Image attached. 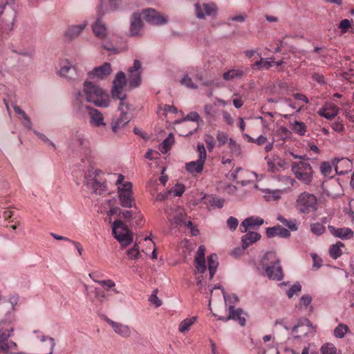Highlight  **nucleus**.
<instances>
[{"mask_svg": "<svg viewBox=\"0 0 354 354\" xmlns=\"http://www.w3.org/2000/svg\"><path fill=\"white\" fill-rule=\"evenodd\" d=\"M305 325L308 328H313V324L308 319L299 320L297 325L292 328V333L295 334V337L296 338H300L301 336H305L308 333L306 330H299L300 328H303Z\"/></svg>", "mask_w": 354, "mask_h": 354, "instance_id": "obj_29", "label": "nucleus"}, {"mask_svg": "<svg viewBox=\"0 0 354 354\" xmlns=\"http://www.w3.org/2000/svg\"><path fill=\"white\" fill-rule=\"evenodd\" d=\"M265 159L267 161V167H268V171L269 172L276 173L279 171V169L276 164L275 157L272 158L268 156H266L265 158Z\"/></svg>", "mask_w": 354, "mask_h": 354, "instance_id": "obj_46", "label": "nucleus"}, {"mask_svg": "<svg viewBox=\"0 0 354 354\" xmlns=\"http://www.w3.org/2000/svg\"><path fill=\"white\" fill-rule=\"evenodd\" d=\"M310 231L317 236H321L326 232L325 226L320 223H313L310 225Z\"/></svg>", "mask_w": 354, "mask_h": 354, "instance_id": "obj_42", "label": "nucleus"}, {"mask_svg": "<svg viewBox=\"0 0 354 354\" xmlns=\"http://www.w3.org/2000/svg\"><path fill=\"white\" fill-rule=\"evenodd\" d=\"M259 60L257 61L252 68L254 70H268L274 65V60L273 58H263L261 54H258Z\"/></svg>", "mask_w": 354, "mask_h": 354, "instance_id": "obj_28", "label": "nucleus"}, {"mask_svg": "<svg viewBox=\"0 0 354 354\" xmlns=\"http://www.w3.org/2000/svg\"><path fill=\"white\" fill-rule=\"evenodd\" d=\"M180 84L191 89H197L198 86L194 84L189 75H185L180 80Z\"/></svg>", "mask_w": 354, "mask_h": 354, "instance_id": "obj_45", "label": "nucleus"}, {"mask_svg": "<svg viewBox=\"0 0 354 354\" xmlns=\"http://www.w3.org/2000/svg\"><path fill=\"white\" fill-rule=\"evenodd\" d=\"M15 330L10 322H0V353L4 354H21L17 353L18 346L16 342L10 339Z\"/></svg>", "mask_w": 354, "mask_h": 354, "instance_id": "obj_3", "label": "nucleus"}, {"mask_svg": "<svg viewBox=\"0 0 354 354\" xmlns=\"http://www.w3.org/2000/svg\"><path fill=\"white\" fill-rule=\"evenodd\" d=\"M228 311L229 314L228 316L226 317L225 320L233 319L234 321H237L241 326H245V317L244 315L246 314L241 308L235 309L233 305H230L228 307Z\"/></svg>", "mask_w": 354, "mask_h": 354, "instance_id": "obj_21", "label": "nucleus"}, {"mask_svg": "<svg viewBox=\"0 0 354 354\" xmlns=\"http://www.w3.org/2000/svg\"><path fill=\"white\" fill-rule=\"evenodd\" d=\"M160 185L157 179H150L147 184V191L156 201H162L166 199L169 192H160Z\"/></svg>", "mask_w": 354, "mask_h": 354, "instance_id": "obj_15", "label": "nucleus"}, {"mask_svg": "<svg viewBox=\"0 0 354 354\" xmlns=\"http://www.w3.org/2000/svg\"><path fill=\"white\" fill-rule=\"evenodd\" d=\"M119 110L121 111V115L111 124L113 132L118 133V130L128 124L131 120L128 111L131 110V106L126 103L125 101L120 102Z\"/></svg>", "mask_w": 354, "mask_h": 354, "instance_id": "obj_10", "label": "nucleus"}, {"mask_svg": "<svg viewBox=\"0 0 354 354\" xmlns=\"http://www.w3.org/2000/svg\"><path fill=\"white\" fill-rule=\"evenodd\" d=\"M295 207L299 213L308 214L317 210V198L313 194L306 192H302L296 200Z\"/></svg>", "mask_w": 354, "mask_h": 354, "instance_id": "obj_5", "label": "nucleus"}, {"mask_svg": "<svg viewBox=\"0 0 354 354\" xmlns=\"http://www.w3.org/2000/svg\"><path fill=\"white\" fill-rule=\"evenodd\" d=\"M205 246H199L197 255L195 258L196 268L200 273H204L206 270L205 261Z\"/></svg>", "mask_w": 354, "mask_h": 354, "instance_id": "obj_26", "label": "nucleus"}, {"mask_svg": "<svg viewBox=\"0 0 354 354\" xmlns=\"http://www.w3.org/2000/svg\"><path fill=\"white\" fill-rule=\"evenodd\" d=\"M322 354H337V348L333 344L326 343L321 347Z\"/></svg>", "mask_w": 354, "mask_h": 354, "instance_id": "obj_47", "label": "nucleus"}, {"mask_svg": "<svg viewBox=\"0 0 354 354\" xmlns=\"http://www.w3.org/2000/svg\"><path fill=\"white\" fill-rule=\"evenodd\" d=\"M264 221L258 216H250L245 218L241 224L240 230L242 232H247L249 229H253L263 225Z\"/></svg>", "mask_w": 354, "mask_h": 354, "instance_id": "obj_23", "label": "nucleus"}, {"mask_svg": "<svg viewBox=\"0 0 354 354\" xmlns=\"http://www.w3.org/2000/svg\"><path fill=\"white\" fill-rule=\"evenodd\" d=\"M205 141L207 145V147L209 151H212L215 147L216 142L213 136L210 135H206Z\"/></svg>", "mask_w": 354, "mask_h": 354, "instance_id": "obj_61", "label": "nucleus"}, {"mask_svg": "<svg viewBox=\"0 0 354 354\" xmlns=\"http://www.w3.org/2000/svg\"><path fill=\"white\" fill-rule=\"evenodd\" d=\"M127 84V77L124 72H118L113 82V89L111 94L113 97H116L121 101H125L126 95L123 92V88Z\"/></svg>", "mask_w": 354, "mask_h": 354, "instance_id": "obj_11", "label": "nucleus"}, {"mask_svg": "<svg viewBox=\"0 0 354 354\" xmlns=\"http://www.w3.org/2000/svg\"><path fill=\"white\" fill-rule=\"evenodd\" d=\"M40 340L43 343L46 342L47 346L48 347V352L46 354H52L55 346V339L53 337L41 335Z\"/></svg>", "mask_w": 354, "mask_h": 354, "instance_id": "obj_44", "label": "nucleus"}, {"mask_svg": "<svg viewBox=\"0 0 354 354\" xmlns=\"http://www.w3.org/2000/svg\"><path fill=\"white\" fill-rule=\"evenodd\" d=\"M196 17L198 19H205L207 17H216L218 8L214 3H204L194 4Z\"/></svg>", "mask_w": 354, "mask_h": 354, "instance_id": "obj_12", "label": "nucleus"}, {"mask_svg": "<svg viewBox=\"0 0 354 354\" xmlns=\"http://www.w3.org/2000/svg\"><path fill=\"white\" fill-rule=\"evenodd\" d=\"M292 130L299 136H304L306 132V127L304 122L295 121L292 124Z\"/></svg>", "mask_w": 354, "mask_h": 354, "instance_id": "obj_43", "label": "nucleus"}, {"mask_svg": "<svg viewBox=\"0 0 354 354\" xmlns=\"http://www.w3.org/2000/svg\"><path fill=\"white\" fill-rule=\"evenodd\" d=\"M174 142V136L170 134L167 138H165L160 146V149L162 153H165L171 148Z\"/></svg>", "mask_w": 354, "mask_h": 354, "instance_id": "obj_40", "label": "nucleus"}, {"mask_svg": "<svg viewBox=\"0 0 354 354\" xmlns=\"http://www.w3.org/2000/svg\"><path fill=\"white\" fill-rule=\"evenodd\" d=\"M88 111V115L91 118V124L96 127H104L106 123L104 122V118L101 112L97 109L91 108L88 106H85L84 110Z\"/></svg>", "mask_w": 354, "mask_h": 354, "instance_id": "obj_19", "label": "nucleus"}, {"mask_svg": "<svg viewBox=\"0 0 354 354\" xmlns=\"http://www.w3.org/2000/svg\"><path fill=\"white\" fill-rule=\"evenodd\" d=\"M127 254L131 259H138L140 256L138 246L137 245H134L132 248L127 251Z\"/></svg>", "mask_w": 354, "mask_h": 354, "instance_id": "obj_52", "label": "nucleus"}, {"mask_svg": "<svg viewBox=\"0 0 354 354\" xmlns=\"http://www.w3.org/2000/svg\"><path fill=\"white\" fill-rule=\"evenodd\" d=\"M260 238V234L256 232H248L241 239L243 249H246L250 245L259 240Z\"/></svg>", "mask_w": 354, "mask_h": 354, "instance_id": "obj_31", "label": "nucleus"}, {"mask_svg": "<svg viewBox=\"0 0 354 354\" xmlns=\"http://www.w3.org/2000/svg\"><path fill=\"white\" fill-rule=\"evenodd\" d=\"M144 17L147 21L153 25H163L167 19L156 10L148 8L143 10Z\"/></svg>", "mask_w": 354, "mask_h": 354, "instance_id": "obj_17", "label": "nucleus"}, {"mask_svg": "<svg viewBox=\"0 0 354 354\" xmlns=\"http://www.w3.org/2000/svg\"><path fill=\"white\" fill-rule=\"evenodd\" d=\"M201 118L199 114L197 112L192 111L188 113L182 121H192L198 122L200 120Z\"/></svg>", "mask_w": 354, "mask_h": 354, "instance_id": "obj_59", "label": "nucleus"}, {"mask_svg": "<svg viewBox=\"0 0 354 354\" xmlns=\"http://www.w3.org/2000/svg\"><path fill=\"white\" fill-rule=\"evenodd\" d=\"M264 192V198L266 201H275L279 200L281 194H283V191L280 189H266L263 190Z\"/></svg>", "mask_w": 354, "mask_h": 354, "instance_id": "obj_33", "label": "nucleus"}, {"mask_svg": "<svg viewBox=\"0 0 354 354\" xmlns=\"http://www.w3.org/2000/svg\"><path fill=\"white\" fill-rule=\"evenodd\" d=\"M320 171L324 176H329L332 171L331 165L328 162H323L320 165Z\"/></svg>", "mask_w": 354, "mask_h": 354, "instance_id": "obj_58", "label": "nucleus"}, {"mask_svg": "<svg viewBox=\"0 0 354 354\" xmlns=\"http://www.w3.org/2000/svg\"><path fill=\"white\" fill-rule=\"evenodd\" d=\"M203 111L205 115L209 118H213L216 115V109L214 108L213 105L210 104H207L204 106Z\"/></svg>", "mask_w": 354, "mask_h": 354, "instance_id": "obj_50", "label": "nucleus"}, {"mask_svg": "<svg viewBox=\"0 0 354 354\" xmlns=\"http://www.w3.org/2000/svg\"><path fill=\"white\" fill-rule=\"evenodd\" d=\"M301 290V286L299 283L293 284L287 291V295L289 298H292L295 294Z\"/></svg>", "mask_w": 354, "mask_h": 354, "instance_id": "obj_54", "label": "nucleus"}, {"mask_svg": "<svg viewBox=\"0 0 354 354\" xmlns=\"http://www.w3.org/2000/svg\"><path fill=\"white\" fill-rule=\"evenodd\" d=\"M209 279H212L216 272L218 266V257L216 254H212L207 258Z\"/></svg>", "mask_w": 354, "mask_h": 354, "instance_id": "obj_32", "label": "nucleus"}, {"mask_svg": "<svg viewBox=\"0 0 354 354\" xmlns=\"http://www.w3.org/2000/svg\"><path fill=\"white\" fill-rule=\"evenodd\" d=\"M185 192V187L183 185L178 184L173 187L170 191H168L169 194L173 193L175 196H180Z\"/></svg>", "mask_w": 354, "mask_h": 354, "instance_id": "obj_57", "label": "nucleus"}, {"mask_svg": "<svg viewBox=\"0 0 354 354\" xmlns=\"http://www.w3.org/2000/svg\"><path fill=\"white\" fill-rule=\"evenodd\" d=\"M142 28V21L141 19L140 15L138 13H133L132 15L131 24H130L129 35L131 36L138 35Z\"/></svg>", "mask_w": 354, "mask_h": 354, "instance_id": "obj_25", "label": "nucleus"}, {"mask_svg": "<svg viewBox=\"0 0 354 354\" xmlns=\"http://www.w3.org/2000/svg\"><path fill=\"white\" fill-rule=\"evenodd\" d=\"M344 247V244L341 241L330 245L329 248V254L334 259H337L342 254V248Z\"/></svg>", "mask_w": 354, "mask_h": 354, "instance_id": "obj_35", "label": "nucleus"}, {"mask_svg": "<svg viewBox=\"0 0 354 354\" xmlns=\"http://www.w3.org/2000/svg\"><path fill=\"white\" fill-rule=\"evenodd\" d=\"M84 102H92L99 107H107L109 105V95L100 86L86 81L82 92H78L73 103L74 108L80 113L84 112Z\"/></svg>", "mask_w": 354, "mask_h": 354, "instance_id": "obj_1", "label": "nucleus"}, {"mask_svg": "<svg viewBox=\"0 0 354 354\" xmlns=\"http://www.w3.org/2000/svg\"><path fill=\"white\" fill-rule=\"evenodd\" d=\"M167 213L168 218L173 220L176 224L181 225L182 223H185L187 215L183 208L175 207L167 211Z\"/></svg>", "mask_w": 354, "mask_h": 354, "instance_id": "obj_20", "label": "nucleus"}, {"mask_svg": "<svg viewBox=\"0 0 354 354\" xmlns=\"http://www.w3.org/2000/svg\"><path fill=\"white\" fill-rule=\"evenodd\" d=\"M56 74L69 82L75 81L79 77L77 68L68 59H64L59 62Z\"/></svg>", "mask_w": 354, "mask_h": 354, "instance_id": "obj_9", "label": "nucleus"}, {"mask_svg": "<svg viewBox=\"0 0 354 354\" xmlns=\"http://www.w3.org/2000/svg\"><path fill=\"white\" fill-rule=\"evenodd\" d=\"M142 65L139 60L135 59L133 66L128 70L129 86L131 88H136L141 84Z\"/></svg>", "mask_w": 354, "mask_h": 354, "instance_id": "obj_13", "label": "nucleus"}, {"mask_svg": "<svg viewBox=\"0 0 354 354\" xmlns=\"http://www.w3.org/2000/svg\"><path fill=\"white\" fill-rule=\"evenodd\" d=\"M84 138L82 136H76L71 141V145L73 147H82L84 143Z\"/></svg>", "mask_w": 354, "mask_h": 354, "instance_id": "obj_60", "label": "nucleus"}, {"mask_svg": "<svg viewBox=\"0 0 354 354\" xmlns=\"http://www.w3.org/2000/svg\"><path fill=\"white\" fill-rule=\"evenodd\" d=\"M208 203L211 207L221 208L223 206L224 201L221 198L210 197L208 198Z\"/></svg>", "mask_w": 354, "mask_h": 354, "instance_id": "obj_56", "label": "nucleus"}, {"mask_svg": "<svg viewBox=\"0 0 354 354\" xmlns=\"http://www.w3.org/2000/svg\"><path fill=\"white\" fill-rule=\"evenodd\" d=\"M266 235L268 238L279 236L281 238H287L290 236V232L286 228L281 226H274L266 229Z\"/></svg>", "mask_w": 354, "mask_h": 354, "instance_id": "obj_27", "label": "nucleus"}, {"mask_svg": "<svg viewBox=\"0 0 354 354\" xmlns=\"http://www.w3.org/2000/svg\"><path fill=\"white\" fill-rule=\"evenodd\" d=\"M88 21H84L80 24L69 26L64 33V37L67 41H73L77 38L83 30L87 27Z\"/></svg>", "mask_w": 354, "mask_h": 354, "instance_id": "obj_16", "label": "nucleus"}, {"mask_svg": "<svg viewBox=\"0 0 354 354\" xmlns=\"http://www.w3.org/2000/svg\"><path fill=\"white\" fill-rule=\"evenodd\" d=\"M121 216L126 222H129L131 219L137 217V212L133 210H124L120 212Z\"/></svg>", "mask_w": 354, "mask_h": 354, "instance_id": "obj_48", "label": "nucleus"}, {"mask_svg": "<svg viewBox=\"0 0 354 354\" xmlns=\"http://www.w3.org/2000/svg\"><path fill=\"white\" fill-rule=\"evenodd\" d=\"M104 320L111 327L113 332L123 338H129L131 336L132 331L129 325L113 321L107 317H104Z\"/></svg>", "mask_w": 354, "mask_h": 354, "instance_id": "obj_14", "label": "nucleus"}, {"mask_svg": "<svg viewBox=\"0 0 354 354\" xmlns=\"http://www.w3.org/2000/svg\"><path fill=\"white\" fill-rule=\"evenodd\" d=\"M222 293L224 297L225 302L226 305H232L238 302L239 299L238 297L235 295H233L232 296L227 295L226 292H225L224 289H222Z\"/></svg>", "mask_w": 354, "mask_h": 354, "instance_id": "obj_53", "label": "nucleus"}, {"mask_svg": "<svg viewBox=\"0 0 354 354\" xmlns=\"http://www.w3.org/2000/svg\"><path fill=\"white\" fill-rule=\"evenodd\" d=\"M339 112V109L335 104H328L321 109L318 113L328 120L335 118Z\"/></svg>", "mask_w": 354, "mask_h": 354, "instance_id": "obj_30", "label": "nucleus"}, {"mask_svg": "<svg viewBox=\"0 0 354 354\" xmlns=\"http://www.w3.org/2000/svg\"><path fill=\"white\" fill-rule=\"evenodd\" d=\"M124 176L118 174L115 185L118 186V195L120 204L126 208L133 207L136 205L132 191V183L129 181L124 182Z\"/></svg>", "mask_w": 354, "mask_h": 354, "instance_id": "obj_4", "label": "nucleus"}, {"mask_svg": "<svg viewBox=\"0 0 354 354\" xmlns=\"http://www.w3.org/2000/svg\"><path fill=\"white\" fill-rule=\"evenodd\" d=\"M229 149L230 150V153L236 156H239L241 154V148L240 145H239L234 139H229Z\"/></svg>", "mask_w": 354, "mask_h": 354, "instance_id": "obj_41", "label": "nucleus"}, {"mask_svg": "<svg viewBox=\"0 0 354 354\" xmlns=\"http://www.w3.org/2000/svg\"><path fill=\"white\" fill-rule=\"evenodd\" d=\"M94 35L100 40H104L108 37V30L106 24L101 18H97L92 26Z\"/></svg>", "mask_w": 354, "mask_h": 354, "instance_id": "obj_22", "label": "nucleus"}, {"mask_svg": "<svg viewBox=\"0 0 354 354\" xmlns=\"http://www.w3.org/2000/svg\"><path fill=\"white\" fill-rule=\"evenodd\" d=\"M197 152L198 158L195 161H191L185 164V169L192 176H196L203 171L207 158V152L203 143H198Z\"/></svg>", "mask_w": 354, "mask_h": 354, "instance_id": "obj_8", "label": "nucleus"}, {"mask_svg": "<svg viewBox=\"0 0 354 354\" xmlns=\"http://www.w3.org/2000/svg\"><path fill=\"white\" fill-rule=\"evenodd\" d=\"M122 0H109L106 10L108 12H115L120 9Z\"/></svg>", "mask_w": 354, "mask_h": 354, "instance_id": "obj_49", "label": "nucleus"}, {"mask_svg": "<svg viewBox=\"0 0 354 354\" xmlns=\"http://www.w3.org/2000/svg\"><path fill=\"white\" fill-rule=\"evenodd\" d=\"M92 292L94 294L95 299L100 303H103L106 299L105 292L99 288H94Z\"/></svg>", "mask_w": 354, "mask_h": 354, "instance_id": "obj_51", "label": "nucleus"}, {"mask_svg": "<svg viewBox=\"0 0 354 354\" xmlns=\"http://www.w3.org/2000/svg\"><path fill=\"white\" fill-rule=\"evenodd\" d=\"M291 171L301 183L308 185L313 182L314 171L309 162H295L291 165Z\"/></svg>", "mask_w": 354, "mask_h": 354, "instance_id": "obj_6", "label": "nucleus"}, {"mask_svg": "<svg viewBox=\"0 0 354 354\" xmlns=\"http://www.w3.org/2000/svg\"><path fill=\"white\" fill-rule=\"evenodd\" d=\"M183 225L186 227H187L188 228L190 229V231H191V233L193 236H196L199 233V231L198 229L195 228L194 226L193 225V223L192 222L189 220V221H186V219L185 220V223H182L181 225Z\"/></svg>", "mask_w": 354, "mask_h": 354, "instance_id": "obj_62", "label": "nucleus"}, {"mask_svg": "<svg viewBox=\"0 0 354 354\" xmlns=\"http://www.w3.org/2000/svg\"><path fill=\"white\" fill-rule=\"evenodd\" d=\"M196 320V317H192L190 318H187L183 319L178 326V331L180 333H185L189 330L191 326L195 323Z\"/></svg>", "mask_w": 354, "mask_h": 354, "instance_id": "obj_36", "label": "nucleus"}, {"mask_svg": "<svg viewBox=\"0 0 354 354\" xmlns=\"http://www.w3.org/2000/svg\"><path fill=\"white\" fill-rule=\"evenodd\" d=\"M112 73L111 65L109 62H104L102 65L94 68L88 75L97 80H104Z\"/></svg>", "mask_w": 354, "mask_h": 354, "instance_id": "obj_18", "label": "nucleus"}, {"mask_svg": "<svg viewBox=\"0 0 354 354\" xmlns=\"http://www.w3.org/2000/svg\"><path fill=\"white\" fill-rule=\"evenodd\" d=\"M88 184L91 185L93 192L95 194H103L107 190L106 185L104 183H101L95 179L90 183H88Z\"/></svg>", "mask_w": 354, "mask_h": 354, "instance_id": "obj_34", "label": "nucleus"}, {"mask_svg": "<svg viewBox=\"0 0 354 354\" xmlns=\"http://www.w3.org/2000/svg\"><path fill=\"white\" fill-rule=\"evenodd\" d=\"M349 331V328L346 324H339L335 329H334V335L335 337L342 339L345 335Z\"/></svg>", "mask_w": 354, "mask_h": 354, "instance_id": "obj_38", "label": "nucleus"}, {"mask_svg": "<svg viewBox=\"0 0 354 354\" xmlns=\"http://www.w3.org/2000/svg\"><path fill=\"white\" fill-rule=\"evenodd\" d=\"M278 86H279V91H273V93L274 94H278V95H283L284 94V91H286L288 88V84L286 82H279L278 84Z\"/></svg>", "mask_w": 354, "mask_h": 354, "instance_id": "obj_64", "label": "nucleus"}, {"mask_svg": "<svg viewBox=\"0 0 354 354\" xmlns=\"http://www.w3.org/2000/svg\"><path fill=\"white\" fill-rule=\"evenodd\" d=\"M328 229L334 236L341 239H351L354 234L353 230L348 227L336 228L333 225H328Z\"/></svg>", "mask_w": 354, "mask_h": 354, "instance_id": "obj_24", "label": "nucleus"}, {"mask_svg": "<svg viewBox=\"0 0 354 354\" xmlns=\"http://www.w3.org/2000/svg\"><path fill=\"white\" fill-rule=\"evenodd\" d=\"M114 237L120 243L122 248L129 245L133 241V234L128 227L120 220H116L112 225Z\"/></svg>", "mask_w": 354, "mask_h": 354, "instance_id": "obj_7", "label": "nucleus"}, {"mask_svg": "<svg viewBox=\"0 0 354 354\" xmlns=\"http://www.w3.org/2000/svg\"><path fill=\"white\" fill-rule=\"evenodd\" d=\"M342 163V164H346V165H349V161L348 159H344V158H334L333 160H332V165L335 168V170L336 171V174H339V175H344L346 173L348 172V170H339V166L338 165L339 163Z\"/></svg>", "mask_w": 354, "mask_h": 354, "instance_id": "obj_39", "label": "nucleus"}, {"mask_svg": "<svg viewBox=\"0 0 354 354\" xmlns=\"http://www.w3.org/2000/svg\"><path fill=\"white\" fill-rule=\"evenodd\" d=\"M216 139L218 142V145L220 146H222L225 144H226L229 141L228 135L221 131H218L216 133Z\"/></svg>", "mask_w": 354, "mask_h": 354, "instance_id": "obj_55", "label": "nucleus"}, {"mask_svg": "<svg viewBox=\"0 0 354 354\" xmlns=\"http://www.w3.org/2000/svg\"><path fill=\"white\" fill-rule=\"evenodd\" d=\"M238 224H239L238 220L233 216H230L227 220V225L228 227L232 230H236L238 226Z\"/></svg>", "mask_w": 354, "mask_h": 354, "instance_id": "obj_63", "label": "nucleus"}, {"mask_svg": "<svg viewBox=\"0 0 354 354\" xmlns=\"http://www.w3.org/2000/svg\"><path fill=\"white\" fill-rule=\"evenodd\" d=\"M261 266L271 280L281 281L283 273L279 258L274 252H266L261 261Z\"/></svg>", "mask_w": 354, "mask_h": 354, "instance_id": "obj_2", "label": "nucleus"}, {"mask_svg": "<svg viewBox=\"0 0 354 354\" xmlns=\"http://www.w3.org/2000/svg\"><path fill=\"white\" fill-rule=\"evenodd\" d=\"M243 72L241 69H231L223 73V79L227 81H232L242 77Z\"/></svg>", "mask_w": 354, "mask_h": 354, "instance_id": "obj_37", "label": "nucleus"}]
</instances>
